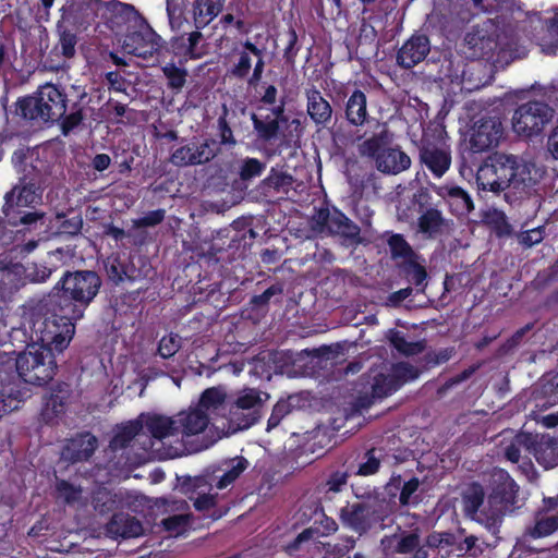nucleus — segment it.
<instances>
[{
    "label": "nucleus",
    "mask_w": 558,
    "mask_h": 558,
    "mask_svg": "<svg viewBox=\"0 0 558 558\" xmlns=\"http://www.w3.org/2000/svg\"><path fill=\"white\" fill-rule=\"evenodd\" d=\"M442 57L451 80L466 74L465 61L483 60L494 69H505L527 56L532 37H444Z\"/></svg>",
    "instance_id": "f257e3e1"
},
{
    "label": "nucleus",
    "mask_w": 558,
    "mask_h": 558,
    "mask_svg": "<svg viewBox=\"0 0 558 558\" xmlns=\"http://www.w3.org/2000/svg\"><path fill=\"white\" fill-rule=\"evenodd\" d=\"M14 106L15 114L33 125L50 128L58 124L63 136L70 135L86 119L84 107L78 101L69 107L65 90L51 83L40 85L32 95L20 97Z\"/></svg>",
    "instance_id": "f03ea898"
},
{
    "label": "nucleus",
    "mask_w": 558,
    "mask_h": 558,
    "mask_svg": "<svg viewBox=\"0 0 558 558\" xmlns=\"http://www.w3.org/2000/svg\"><path fill=\"white\" fill-rule=\"evenodd\" d=\"M101 284L100 276L94 270H65L49 292L46 306H53L71 318L82 319Z\"/></svg>",
    "instance_id": "7ed1b4c3"
},
{
    "label": "nucleus",
    "mask_w": 558,
    "mask_h": 558,
    "mask_svg": "<svg viewBox=\"0 0 558 558\" xmlns=\"http://www.w3.org/2000/svg\"><path fill=\"white\" fill-rule=\"evenodd\" d=\"M487 505L480 512V523L493 535L499 533L507 513L517 508L520 487L504 469H495L490 474Z\"/></svg>",
    "instance_id": "20e7f679"
},
{
    "label": "nucleus",
    "mask_w": 558,
    "mask_h": 558,
    "mask_svg": "<svg viewBox=\"0 0 558 558\" xmlns=\"http://www.w3.org/2000/svg\"><path fill=\"white\" fill-rule=\"evenodd\" d=\"M527 174L525 166L520 165L518 157L494 153L480 167L476 180L484 191L499 193L509 187L519 190L525 186Z\"/></svg>",
    "instance_id": "39448f33"
},
{
    "label": "nucleus",
    "mask_w": 558,
    "mask_h": 558,
    "mask_svg": "<svg viewBox=\"0 0 558 558\" xmlns=\"http://www.w3.org/2000/svg\"><path fill=\"white\" fill-rule=\"evenodd\" d=\"M47 308L50 315L34 320L31 340L53 353H61L69 347L75 333V323L80 319L71 318L53 306Z\"/></svg>",
    "instance_id": "423d86ee"
},
{
    "label": "nucleus",
    "mask_w": 558,
    "mask_h": 558,
    "mask_svg": "<svg viewBox=\"0 0 558 558\" xmlns=\"http://www.w3.org/2000/svg\"><path fill=\"white\" fill-rule=\"evenodd\" d=\"M57 368L56 353L38 343H28L20 352V377L24 383L45 386L53 379Z\"/></svg>",
    "instance_id": "0eeeda50"
},
{
    "label": "nucleus",
    "mask_w": 558,
    "mask_h": 558,
    "mask_svg": "<svg viewBox=\"0 0 558 558\" xmlns=\"http://www.w3.org/2000/svg\"><path fill=\"white\" fill-rule=\"evenodd\" d=\"M4 199L3 214L11 226H31L43 217V214L26 210L34 208L41 199V193L34 183L15 186L5 194Z\"/></svg>",
    "instance_id": "6e6552de"
},
{
    "label": "nucleus",
    "mask_w": 558,
    "mask_h": 558,
    "mask_svg": "<svg viewBox=\"0 0 558 558\" xmlns=\"http://www.w3.org/2000/svg\"><path fill=\"white\" fill-rule=\"evenodd\" d=\"M554 110L544 101L531 100L520 105L512 116L513 131L524 137H532L543 132L551 120Z\"/></svg>",
    "instance_id": "1a4fd4ad"
},
{
    "label": "nucleus",
    "mask_w": 558,
    "mask_h": 558,
    "mask_svg": "<svg viewBox=\"0 0 558 558\" xmlns=\"http://www.w3.org/2000/svg\"><path fill=\"white\" fill-rule=\"evenodd\" d=\"M314 221L319 231H327L329 234L339 235L345 245H357L361 243V229L349 219L342 211L333 208H320L314 216Z\"/></svg>",
    "instance_id": "9d476101"
},
{
    "label": "nucleus",
    "mask_w": 558,
    "mask_h": 558,
    "mask_svg": "<svg viewBox=\"0 0 558 558\" xmlns=\"http://www.w3.org/2000/svg\"><path fill=\"white\" fill-rule=\"evenodd\" d=\"M339 518L343 526L359 534L366 533L373 525L383 520L379 506L371 501L347 502L340 509Z\"/></svg>",
    "instance_id": "9b49d317"
},
{
    "label": "nucleus",
    "mask_w": 558,
    "mask_h": 558,
    "mask_svg": "<svg viewBox=\"0 0 558 558\" xmlns=\"http://www.w3.org/2000/svg\"><path fill=\"white\" fill-rule=\"evenodd\" d=\"M220 148L214 138H205L199 145L187 143L172 150L169 162L178 168L201 166L210 162Z\"/></svg>",
    "instance_id": "f8f14e48"
},
{
    "label": "nucleus",
    "mask_w": 558,
    "mask_h": 558,
    "mask_svg": "<svg viewBox=\"0 0 558 558\" xmlns=\"http://www.w3.org/2000/svg\"><path fill=\"white\" fill-rule=\"evenodd\" d=\"M519 442L534 456L535 460L544 469H551L558 465V444L557 438L548 435L523 434Z\"/></svg>",
    "instance_id": "ddd939ff"
},
{
    "label": "nucleus",
    "mask_w": 558,
    "mask_h": 558,
    "mask_svg": "<svg viewBox=\"0 0 558 558\" xmlns=\"http://www.w3.org/2000/svg\"><path fill=\"white\" fill-rule=\"evenodd\" d=\"M504 134L502 123L497 117L482 118L473 128L470 145L474 153L496 147Z\"/></svg>",
    "instance_id": "4468645a"
},
{
    "label": "nucleus",
    "mask_w": 558,
    "mask_h": 558,
    "mask_svg": "<svg viewBox=\"0 0 558 558\" xmlns=\"http://www.w3.org/2000/svg\"><path fill=\"white\" fill-rule=\"evenodd\" d=\"M48 38L39 37V50L36 59L45 69L58 71L64 66L66 59L74 57L77 37H59V43L47 51L48 45L44 48V41Z\"/></svg>",
    "instance_id": "2eb2a0df"
},
{
    "label": "nucleus",
    "mask_w": 558,
    "mask_h": 558,
    "mask_svg": "<svg viewBox=\"0 0 558 558\" xmlns=\"http://www.w3.org/2000/svg\"><path fill=\"white\" fill-rule=\"evenodd\" d=\"M27 383L15 375L7 381H1L0 386V420L17 410L20 405L31 397V390L26 387Z\"/></svg>",
    "instance_id": "dca6fc26"
},
{
    "label": "nucleus",
    "mask_w": 558,
    "mask_h": 558,
    "mask_svg": "<svg viewBox=\"0 0 558 558\" xmlns=\"http://www.w3.org/2000/svg\"><path fill=\"white\" fill-rule=\"evenodd\" d=\"M420 161L435 178H441L451 166L450 148L432 142L420 147Z\"/></svg>",
    "instance_id": "f3484780"
},
{
    "label": "nucleus",
    "mask_w": 558,
    "mask_h": 558,
    "mask_svg": "<svg viewBox=\"0 0 558 558\" xmlns=\"http://www.w3.org/2000/svg\"><path fill=\"white\" fill-rule=\"evenodd\" d=\"M98 446V439L90 432L77 433L68 440L63 448V457L71 463L89 460Z\"/></svg>",
    "instance_id": "a211bd4d"
},
{
    "label": "nucleus",
    "mask_w": 558,
    "mask_h": 558,
    "mask_svg": "<svg viewBox=\"0 0 558 558\" xmlns=\"http://www.w3.org/2000/svg\"><path fill=\"white\" fill-rule=\"evenodd\" d=\"M434 191L447 202L454 216H466L474 209L470 194L458 185H433Z\"/></svg>",
    "instance_id": "6ab92c4d"
},
{
    "label": "nucleus",
    "mask_w": 558,
    "mask_h": 558,
    "mask_svg": "<svg viewBox=\"0 0 558 558\" xmlns=\"http://www.w3.org/2000/svg\"><path fill=\"white\" fill-rule=\"evenodd\" d=\"M429 50V37H409L398 50L397 63L403 69H412L425 59Z\"/></svg>",
    "instance_id": "aec40b11"
},
{
    "label": "nucleus",
    "mask_w": 558,
    "mask_h": 558,
    "mask_svg": "<svg viewBox=\"0 0 558 558\" xmlns=\"http://www.w3.org/2000/svg\"><path fill=\"white\" fill-rule=\"evenodd\" d=\"M162 37H120L123 51L128 54L151 60L161 49Z\"/></svg>",
    "instance_id": "412c9836"
},
{
    "label": "nucleus",
    "mask_w": 558,
    "mask_h": 558,
    "mask_svg": "<svg viewBox=\"0 0 558 558\" xmlns=\"http://www.w3.org/2000/svg\"><path fill=\"white\" fill-rule=\"evenodd\" d=\"M175 420L178 434L181 433L186 437L203 433L209 424L208 413L196 407H190L187 411L179 412Z\"/></svg>",
    "instance_id": "4be33fe9"
},
{
    "label": "nucleus",
    "mask_w": 558,
    "mask_h": 558,
    "mask_svg": "<svg viewBox=\"0 0 558 558\" xmlns=\"http://www.w3.org/2000/svg\"><path fill=\"white\" fill-rule=\"evenodd\" d=\"M307 113L311 120L318 126L326 128L332 120V107L322 93L316 88L306 90Z\"/></svg>",
    "instance_id": "5701e85b"
},
{
    "label": "nucleus",
    "mask_w": 558,
    "mask_h": 558,
    "mask_svg": "<svg viewBox=\"0 0 558 558\" xmlns=\"http://www.w3.org/2000/svg\"><path fill=\"white\" fill-rule=\"evenodd\" d=\"M107 531L117 537L131 538L143 535L144 529L142 522L135 517L125 512H117L107 523Z\"/></svg>",
    "instance_id": "b1692460"
},
{
    "label": "nucleus",
    "mask_w": 558,
    "mask_h": 558,
    "mask_svg": "<svg viewBox=\"0 0 558 558\" xmlns=\"http://www.w3.org/2000/svg\"><path fill=\"white\" fill-rule=\"evenodd\" d=\"M398 389V384L395 383L390 374L379 373L373 378L371 395L360 396L357 404L361 408H369L376 400H381L392 395Z\"/></svg>",
    "instance_id": "393cba45"
},
{
    "label": "nucleus",
    "mask_w": 558,
    "mask_h": 558,
    "mask_svg": "<svg viewBox=\"0 0 558 558\" xmlns=\"http://www.w3.org/2000/svg\"><path fill=\"white\" fill-rule=\"evenodd\" d=\"M420 214L417 218V230L426 238L435 239L447 229L448 221L438 207H429Z\"/></svg>",
    "instance_id": "a878e982"
},
{
    "label": "nucleus",
    "mask_w": 558,
    "mask_h": 558,
    "mask_svg": "<svg viewBox=\"0 0 558 558\" xmlns=\"http://www.w3.org/2000/svg\"><path fill=\"white\" fill-rule=\"evenodd\" d=\"M292 184L291 174L272 167L268 175L258 184L257 192L264 197H272L278 193H287Z\"/></svg>",
    "instance_id": "bb28decb"
},
{
    "label": "nucleus",
    "mask_w": 558,
    "mask_h": 558,
    "mask_svg": "<svg viewBox=\"0 0 558 558\" xmlns=\"http://www.w3.org/2000/svg\"><path fill=\"white\" fill-rule=\"evenodd\" d=\"M344 117L353 126H362L367 121V97L363 90L355 88L349 95L344 106Z\"/></svg>",
    "instance_id": "cd10ccee"
},
{
    "label": "nucleus",
    "mask_w": 558,
    "mask_h": 558,
    "mask_svg": "<svg viewBox=\"0 0 558 558\" xmlns=\"http://www.w3.org/2000/svg\"><path fill=\"white\" fill-rule=\"evenodd\" d=\"M105 269L108 279L114 284H119L124 280L135 281L138 277L137 270L134 266H130L126 259L122 258L120 254H111L105 260Z\"/></svg>",
    "instance_id": "c85d7f7f"
},
{
    "label": "nucleus",
    "mask_w": 558,
    "mask_h": 558,
    "mask_svg": "<svg viewBox=\"0 0 558 558\" xmlns=\"http://www.w3.org/2000/svg\"><path fill=\"white\" fill-rule=\"evenodd\" d=\"M143 425H145L151 438L160 442H162L165 438L178 434L175 417L161 414H147Z\"/></svg>",
    "instance_id": "c756f323"
},
{
    "label": "nucleus",
    "mask_w": 558,
    "mask_h": 558,
    "mask_svg": "<svg viewBox=\"0 0 558 558\" xmlns=\"http://www.w3.org/2000/svg\"><path fill=\"white\" fill-rule=\"evenodd\" d=\"M411 166L410 157L399 148L387 147L377 159L376 167L383 173L397 174Z\"/></svg>",
    "instance_id": "7c9ffc66"
},
{
    "label": "nucleus",
    "mask_w": 558,
    "mask_h": 558,
    "mask_svg": "<svg viewBox=\"0 0 558 558\" xmlns=\"http://www.w3.org/2000/svg\"><path fill=\"white\" fill-rule=\"evenodd\" d=\"M420 254L417 257H411L397 263L399 272L407 279L408 282L414 284L417 291H423L427 279V270L423 264L420 263Z\"/></svg>",
    "instance_id": "2f4dec72"
},
{
    "label": "nucleus",
    "mask_w": 558,
    "mask_h": 558,
    "mask_svg": "<svg viewBox=\"0 0 558 558\" xmlns=\"http://www.w3.org/2000/svg\"><path fill=\"white\" fill-rule=\"evenodd\" d=\"M256 140L263 144L271 143L280 133V124L278 119H271L270 116L262 118L256 113L251 114Z\"/></svg>",
    "instance_id": "473e14b6"
},
{
    "label": "nucleus",
    "mask_w": 558,
    "mask_h": 558,
    "mask_svg": "<svg viewBox=\"0 0 558 558\" xmlns=\"http://www.w3.org/2000/svg\"><path fill=\"white\" fill-rule=\"evenodd\" d=\"M395 550L398 554H412L410 558H428L427 550L421 546L418 530L402 533L397 541Z\"/></svg>",
    "instance_id": "72a5a7b5"
},
{
    "label": "nucleus",
    "mask_w": 558,
    "mask_h": 558,
    "mask_svg": "<svg viewBox=\"0 0 558 558\" xmlns=\"http://www.w3.org/2000/svg\"><path fill=\"white\" fill-rule=\"evenodd\" d=\"M226 398L227 395L220 388H207L202 392L196 408L210 416V414H217L220 410H225Z\"/></svg>",
    "instance_id": "f704fd0d"
},
{
    "label": "nucleus",
    "mask_w": 558,
    "mask_h": 558,
    "mask_svg": "<svg viewBox=\"0 0 558 558\" xmlns=\"http://www.w3.org/2000/svg\"><path fill=\"white\" fill-rule=\"evenodd\" d=\"M389 142V133L386 129H383L379 133H376L372 137L363 141L359 145V153L361 156L372 158L377 162V159L380 154L385 151Z\"/></svg>",
    "instance_id": "c9c22d12"
},
{
    "label": "nucleus",
    "mask_w": 558,
    "mask_h": 558,
    "mask_svg": "<svg viewBox=\"0 0 558 558\" xmlns=\"http://www.w3.org/2000/svg\"><path fill=\"white\" fill-rule=\"evenodd\" d=\"M485 492L480 483H472L463 494L464 511L472 519L480 523L478 514L483 510L481 507L484 505Z\"/></svg>",
    "instance_id": "e433bc0d"
},
{
    "label": "nucleus",
    "mask_w": 558,
    "mask_h": 558,
    "mask_svg": "<svg viewBox=\"0 0 558 558\" xmlns=\"http://www.w3.org/2000/svg\"><path fill=\"white\" fill-rule=\"evenodd\" d=\"M143 427V423L138 420L128 422L111 438L110 448L112 450H122L128 448L132 440L140 435Z\"/></svg>",
    "instance_id": "4c0bfd02"
},
{
    "label": "nucleus",
    "mask_w": 558,
    "mask_h": 558,
    "mask_svg": "<svg viewBox=\"0 0 558 558\" xmlns=\"http://www.w3.org/2000/svg\"><path fill=\"white\" fill-rule=\"evenodd\" d=\"M386 242L392 260L401 262L411 257H417V253L401 233L390 232Z\"/></svg>",
    "instance_id": "58836bf2"
},
{
    "label": "nucleus",
    "mask_w": 558,
    "mask_h": 558,
    "mask_svg": "<svg viewBox=\"0 0 558 558\" xmlns=\"http://www.w3.org/2000/svg\"><path fill=\"white\" fill-rule=\"evenodd\" d=\"M107 9L110 13L108 17V26L114 35H119L124 31L126 22H129V11L124 9H135L131 4H125L119 1H111L107 4Z\"/></svg>",
    "instance_id": "ea45409f"
},
{
    "label": "nucleus",
    "mask_w": 558,
    "mask_h": 558,
    "mask_svg": "<svg viewBox=\"0 0 558 558\" xmlns=\"http://www.w3.org/2000/svg\"><path fill=\"white\" fill-rule=\"evenodd\" d=\"M16 275L24 274L25 278L34 283L46 282L56 270L50 268L43 263H26V265L16 264Z\"/></svg>",
    "instance_id": "a19ab883"
},
{
    "label": "nucleus",
    "mask_w": 558,
    "mask_h": 558,
    "mask_svg": "<svg viewBox=\"0 0 558 558\" xmlns=\"http://www.w3.org/2000/svg\"><path fill=\"white\" fill-rule=\"evenodd\" d=\"M117 505V495L107 488H98L92 495V506L99 514L113 511Z\"/></svg>",
    "instance_id": "79ce46f5"
},
{
    "label": "nucleus",
    "mask_w": 558,
    "mask_h": 558,
    "mask_svg": "<svg viewBox=\"0 0 558 558\" xmlns=\"http://www.w3.org/2000/svg\"><path fill=\"white\" fill-rule=\"evenodd\" d=\"M163 76L167 78V87L175 93L180 92L187 78V70L177 66L173 62H169L161 68Z\"/></svg>",
    "instance_id": "37998d69"
},
{
    "label": "nucleus",
    "mask_w": 558,
    "mask_h": 558,
    "mask_svg": "<svg viewBox=\"0 0 558 558\" xmlns=\"http://www.w3.org/2000/svg\"><path fill=\"white\" fill-rule=\"evenodd\" d=\"M126 10L130 12L129 14H131V17H129V22H126L124 31L119 35H156L147 21L135 9Z\"/></svg>",
    "instance_id": "c03bdc74"
},
{
    "label": "nucleus",
    "mask_w": 558,
    "mask_h": 558,
    "mask_svg": "<svg viewBox=\"0 0 558 558\" xmlns=\"http://www.w3.org/2000/svg\"><path fill=\"white\" fill-rule=\"evenodd\" d=\"M485 222L493 229L498 238H505L512 234V226L508 221L506 214L494 209L485 216Z\"/></svg>",
    "instance_id": "a18cd8bd"
},
{
    "label": "nucleus",
    "mask_w": 558,
    "mask_h": 558,
    "mask_svg": "<svg viewBox=\"0 0 558 558\" xmlns=\"http://www.w3.org/2000/svg\"><path fill=\"white\" fill-rule=\"evenodd\" d=\"M16 60V47L13 37H0V73H8L13 69Z\"/></svg>",
    "instance_id": "49530a36"
},
{
    "label": "nucleus",
    "mask_w": 558,
    "mask_h": 558,
    "mask_svg": "<svg viewBox=\"0 0 558 558\" xmlns=\"http://www.w3.org/2000/svg\"><path fill=\"white\" fill-rule=\"evenodd\" d=\"M248 461L244 457H238L232 461L231 468L225 471L216 483L218 489H225L234 483L240 475L247 469Z\"/></svg>",
    "instance_id": "de8ad7c7"
},
{
    "label": "nucleus",
    "mask_w": 558,
    "mask_h": 558,
    "mask_svg": "<svg viewBox=\"0 0 558 558\" xmlns=\"http://www.w3.org/2000/svg\"><path fill=\"white\" fill-rule=\"evenodd\" d=\"M266 170V162L254 157H246L242 160L239 169V177L243 182L258 178Z\"/></svg>",
    "instance_id": "09e8293b"
},
{
    "label": "nucleus",
    "mask_w": 558,
    "mask_h": 558,
    "mask_svg": "<svg viewBox=\"0 0 558 558\" xmlns=\"http://www.w3.org/2000/svg\"><path fill=\"white\" fill-rule=\"evenodd\" d=\"M349 480V473L347 471L336 470L329 473L326 481L323 483L325 497L331 498L330 495L342 492Z\"/></svg>",
    "instance_id": "8fccbe9b"
},
{
    "label": "nucleus",
    "mask_w": 558,
    "mask_h": 558,
    "mask_svg": "<svg viewBox=\"0 0 558 558\" xmlns=\"http://www.w3.org/2000/svg\"><path fill=\"white\" fill-rule=\"evenodd\" d=\"M228 116H229V109L227 108L226 105H223L222 112L220 113V116L217 119V131H218V136L220 138V141L217 143H218L219 147H220V145L231 146V147L236 145V140L233 136V131L230 126Z\"/></svg>",
    "instance_id": "3c124183"
},
{
    "label": "nucleus",
    "mask_w": 558,
    "mask_h": 558,
    "mask_svg": "<svg viewBox=\"0 0 558 558\" xmlns=\"http://www.w3.org/2000/svg\"><path fill=\"white\" fill-rule=\"evenodd\" d=\"M390 375L398 384V388H401L405 383L416 379L420 376V371L410 363L400 362L392 366Z\"/></svg>",
    "instance_id": "603ef678"
},
{
    "label": "nucleus",
    "mask_w": 558,
    "mask_h": 558,
    "mask_svg": "<svg viewBox=\"0 0 558 558\" xmlns=\"http://www.w3.org/2000/svg\"><path fill=\"white\" fill-rule=\"evenodd\" d=\"M391 345L404 355H414L422 351L423 345L417 341H408L405 336L398 330H393L390 336Z\"/></svg>",
    "instance_id": "864d4df0"
},
{
    "label": "nucleus",
    "mask_w": 558,
    "mask_h": 558,
    "mask_svg": "<svg viewBox=\"0 0 558 558\" xmlns=\"http://www.w3.org/2000/svg\"><path fill=\"white\" fill-rule=\"evenodd\" d=\"M57 496L68 505L78 501L82 495L81 487H77L65 480H60L56 485Z\"/></svg>",
    "instance_id": "5fc2aeb1"
},
{
    "label": "nucleus",
    "mask_w": 558,
    "mask_h": 558,
    "mask_svg": "<svg viewBox=\"0 0 558 558\" xmlns=\"http://www.w3.org/2000/svg\"><path fill=\"white\" fill-rule=\"evenodd\" d=\"M557 530L558 515H551L536 520L535 525L530 534L533 538H539L548 536Z\"/></svg>",
    "instance_id": "6e6d98bb"
},
{
    "label": "nucleus",
    "mask_w": 558,
    "mask_h": 558,
    "mask_svg": "<svg viewBox=\"0 0 558 558\" xmlns=\"http://www.w3.org/2000/svg\"><path fill=\"white\" fill-rule=\"evenodd\" d=\"M262 404L260 392L253 388L244 389L236 398L234 407L238 410H252Z\"/></svg>",
    "instance_id": "4d7b16f0"
},
{
    "label": "nucleus",
    "mask_w": 558,
    "mask_h": 558,
    "mask_svg": "<svg viewBox=\"0 0 558 558\" xmlns=\"http://www.w3.org/2000/svg\"><path fill=\"white\" fill-rule=\"evenodd\" d=\"M292 411V405L288 400L280 399L272 408L267 422V430L276 428L280 422Z\"/></svg>",
    "instance_id": "13d9d810"
},
{
    "label": "nucleus",
    "mask_w": 558,
    "mask_h": 558,
    "mask_svg": "<svg viewBox=\"0 0 558 558\" xmlns=\"http://www.w3.org/2000/svg\"><path fill=\"white\" fill-rule=\"evenodd\" d=\"M283 294V283L276 282L268 287L263 293L253 295L251 304L254 307H265L269 304L274 296H281Z\"/></svg>",
    "instance_id": "bf43d9fd"
},
{
    "label": "nucleus",
    "mask_w": 558,
    "mask_h": 558,
    "mask_svg": "<svg viewBox=\"0 0 558 558\" xmlns=\"http://www.w3.org/2000/svg\"><path fill=\"white\" fill-rule=\"evenodd\" d=\"M376 448H371L366 450L364 458L365 462L360 463L359 469L356 471L357 475L361 476H369L376 474L380 469V460L375 456Z\"/></svg>",
    "instance_id": "052dcab7"
},
{
    "label": "nucleus",
    "mask_w": 558,
    "mask_h": 558,
    "mask_svg": "<svg viewBox=\"0 0 558 558\" xmlns=\"http://www.w3.org/2000/svg\"><path fill=\"white\" fill-rule=\"evenodd\" d=\"M425 545L429 548H445L456 545V534L451 532H433L425 541Z\"/></svg>",
    "instance_id": "680f3d73"
},
{
    "label": "nucleus",
    "mask_w": 558,
    "mask_h": 558,
    "mask_svg": "<svg viewBox=\"0 0 558 558\" xmlns=\"http://www.w3.org/2000/svg\"><path fill=\"white\" fill-rule=\"evenodd\" d=\"M420 487V480L416 476L411 477L409 481L404 482L400 495H399V502L401 506H409L411 504L417 505L418 499L417 497H414V500H412L413 495L417 492Z\"/></svg>",
    "instance_id": "e2e57ef3"
},
{
    "label": "nucleus",
    "mask_w": 558,
    "mask_h": 558,
    "mask_svg": "<svg viewBox=\"0 0 558 558\" xmlns=\"http://www.w3.org/2000/svg\"><path fill=\"white\" fill-rule=\"evenodd\" d=\"M166 218V210L158 208L146 213L134 221L136 228H150L160 225Z\"/></svg>",
    "instance_id": "0e129e2a"
},
{
    "label": "nucleus",
    "mask_w": 558,
    "mask_h": 558,
    "mask_svg": "<svg viewBox=\"0 0 558 558\" xmlns=\"http://www.w3.org/2000/svg\"><path fill=\"white\" fill-rule=\"evenodd\" d=\"M0 368L4 372H14L20 376V352H0Z\"/></svg>",
    "instance_id": "69168bd1"
},
{
    "label": "nucleus",
    "mask_w": 558,
    "mask_h": 558,
    "mask_svg": "<svg viewBox=\"0 0 558 558\" xmlns=\"http://www.w3.org/2000/svg\"><path fill=\"white\" fill-rule=\"evenodd\" d=\"M544 239V227H537L527 231H523L519 235V243L524 247H532Z\"/></svg>",
    "instance_id": "338daca9"
},
{
    "label": "nucleus",
    "mask_w": 558,
    "mask_h": 558,
    "mask_svg": "<svg viewBox=\"0 0 558 558\" xmlns=\"http://www.w3.org/2000/svg\"><path fill=\"white\" fill-rule=\"evenodd\" d=\"M187 524V517L173 514L162 519L161 525L169 533H179Z\"/></svg>",
    "instance_id": "774afa93"
}]
</instances>
